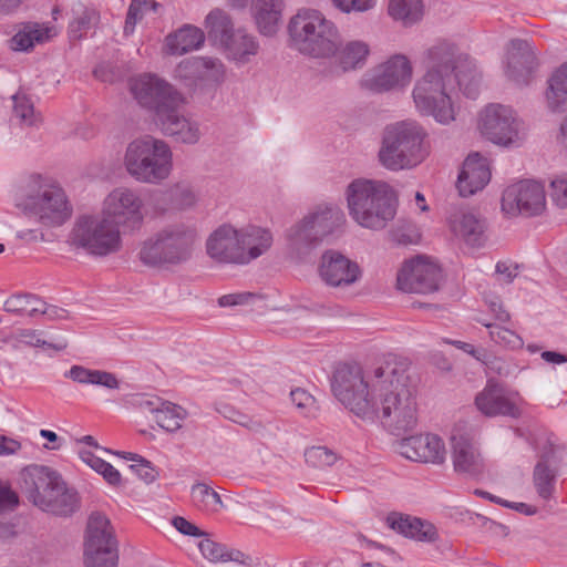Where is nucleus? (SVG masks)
I'll list each match as a JSON object with an SVG mask.
<instances>
[{"label":"nucleus","mask_w":567,"mask_h":567,"mask_svg":"<svg viewBox=\"0 0 567 567\" xmlns=\"http://www.w3.org/2000/svg\"><path fill=\"white\" fill-rule=\"evenodd\" d=\"M408 368V361L395 355L365 373L359 365L343 364L333 373L332 392L360 419L380 421L390 433L400 436L417 424L416 392L410 384Z\"/></svg>","instance_id":"f257e3e1"},{"label":"nucleus","mask_w":567,"mask_h":567,"mask_svg":"<svg viewBox=\"0 0 567 567\" xmlns=\"http://www.w3.org/2000/svg\"><path fill=\"white\" fill-rule=\"evenodd\" d=\"M456 85L470 99H476L480 74L466 53L450 42L442 41L427 51L426 72L413 89V101L423 115L433 116L441 124L455 120L451 93Z\"/></svg>","instance_id":"f03ea898"},{"label":"nucleus","mask_w":567,"mask_h":567,"mask_svg":"<svg viewBox=\"0 0 567 567\" xmlns=\"http://www.w3.org/2000/svg\"><path fill=\"white\" fill-rule=\"evenodd\" d=\"M350 216L364 228L383 229L396 214V196L383 181L353 179L346 189Z\"/></svg>","instance_id":"7ed1b4c3"},{"label":"nucleus","mask_w":567,"mask_h":567,"mask_svg":"<svg viewBox=\"0 0 567 567\" xmlns=\"http://www.w3.org/2000/svg\"><path fill=\"white\" fill-rule=\"evenodd\" d=\"M198 240L196 227L184 223L166 225L140 244L138 260L150 268H168L187 262Z\"/></svg>","instance_id":"20e7f679"},{"label":"nucleus","mask_w":567,"mask_h":567,"mask_svg":"<svg viewBox=\"0 0 567 567\" xmlns=\"http://www.w3.org/2000/svg\"><path fill=\"white\" fill-rule=\"evenodd\" d=\"M424 137V130L414 121L388 125L378 154L381 165L393 172L415 167L426 157Z\"/></svg>","instance_id":"39448f33"},{"label":"nucleus","mask_w":567,"mask_h":567,"mask_svg":"<svg viewBox=\"0 0 567 567\" xmlns=\"http://www.w3.org/2000/svg\"><path fill=\"white\" fill-rule=\"evenodd\" d=\"M291 45L313 58H329L337 52L339 31L336 24L312 9H303L288 24Z\"/></svg>","instance_id":"423d86ee"},{"label":"nucleus","mask_w":567,"mask_h":567,"mask_svg":"<svg viewBox=\"0 0 567 567\" xmlns=\"http://www.w3.org/2000/svg\"><path fill=\"white\" fill-rule=\"evenodd\" d=\"M124 164L127 173L137 182L159 184L172 172V151L164 141L145 135L128 144Z\"/></svg>","instance_id":"0eeeda50"},{"label":"nucleus","mask_w":567,"mask_h":567,"mask_svg":"<svg viewBox=\"0 0 567 567\" xmlns=\"http://www.w3.org/2000/svg\"><path fill=\"white\" fill-rule=\"evenodd\" d=\"M70 243L96 257L115 254L122 248L120 229L103 214L81 216L71 231Z\"/></svg>","instance_id":"6e6552de"},{"label":"nucleus","mask_w":567,"mask_h":567,"mask_svg":"<svg viewBox=\"0 0 567 567\" xmlns=\"http://www.w3.org/2000/svg\"><path fill=\"white\" fill-rule=\"evenodd\" d=\"M27 207L47 226H60L71 216L64 190L51 178L32 175Z\"/></svg>","instance_id":"1a4fd4ad"},{"label":"nucleus","mask_w":567,"mask_h":567,"mask_svg":"<svg viewBox=\"0 0 567 567\" xmlns=\"http://www.w3.org/2000/svg\"><path fill=\"white\" fill-rule=\"evenodd\" d=\"M344 221V213L337 205H319L288 230L287 238L292 249L302 252L332 234Z\"/></svg>","instance_id":"9d476101"},{"label":"nucleus","mask_w":567,"mask_h":567,"mask_svg":"<svg viewBox=\"0 0 567 567\" xmlns=\"http://www.w3.org/2000/svg\"><path fill=\"white\" fill-rule=\"evenodd\" d=\"M117 540L110 519L93 512L87 520L84 540L85 567H117Z\"/></svg>","instance_id":"9b49d317"},{"label":"nucleus","mask_w":567,"mask_h":567,"mask_svg":"<svg viewBox=\"0 0 567 567\" xmlns=\"http://www.w3.org/2000/svg\"><path fill=\"white\" fill-rule=\"evenodd\" d=\"M547 207L546 190L542 182L522 179L508 185L502 195V212L515 217L542 215Z\"/></svg>","instance_id":"f8f14e48"},{"label":"nucleus","mask_w":567,"mask_h":567,"mask_svg":"<svg viewBox=\"0 0 567 567\" xmlns=\"http://www.w3.org/2000/svg\"><path fill=\"white\" fill-rule=\"evenodd\" d=\"M143 200L140 194L127 187L113 189L104 200L102 214L112 219V223L124 229L136 230L141 227L143 214Z\"/></svg>","instance_id":"ddd939ff"},{"label":"nucleus","mask_w":567,"mask_h":567,"mask_svg":"<svg viewBox=\"0 0 567 567\" xmlns=\"http://www.w3.org/2000/svg\"><path fill=\"white\" fill-rule=\"evenodd\" d=\"M441 268L422 257L405 261L396 276V287L408 293H432L440 289Z\"/></svg>","instance_id":"4468645a"},{"label":"nucleus","mask_w":567,"mask_h":567,"mask_svg":"<svg viewBox=\"0 0 567 567\" xmlns=\"http://www.w3.org/2000/svg\"><path fill=\"white\" fill-rule=\"evenodd\" d=\"M131 92L138 104L154 111L168 105H182V95L166 81L154 74H143L131 81Z\"/></svg>","instance_id":"2eb2a0df"},{"label":"nucleus","mask_w":567,"mask_h":567,"mask_svg":"<svg viewBox=\"0 0 567 567\" xmlns=\"http://www.w3.org/2000/svg\"><path fill=\"white\" fill-rule=\"evenodd\" d=\"M451 447L453 467L456 473L475 477L484 472V458L472 430L465 423H457L452 430Z\"/></svg>","instance_id":"dca6fc26"},{"label":"nucleus","mask_w":567,"mask_h":567,"mask_svg":"<svg viewBox=\"0 0 567 567\" xmlns=\"http://www.w3.org/2000/svg\"><path fill=\"white\" fill-rule=\"evenodd\" d=\"M62 476L53 468L44 465H29L20 473V488L25 497L40 508L47 497L52 495V491Z\"/></svg>","instance_id":"f3484780"},{"label":"nucleus","mask_w":567,"mask_h":567,"mask_svg":"<svg viewBox=\"0 0 567 567\" xmlns=\"http://www.w3.org/2000/svg\"><path fill=\"white\" fill-rule=\"evenodd\" d=\"M411 76L410 61L404 55H394L367 76L362 84L372 92L382 93L406 85Z\"/></svg>","instance_id":"a211bd4d"},{"label":"nucleus","mask_w":567,"mask_h":567,"mask_svg":"<svg viewBox=\"0 0 567 567\" xmlns=\"http://www.w3.org/2000/svg\"><path fill=\"white\" fill-rule=\"evenodd\" d=\"M399 453L413 462L443 464L446 449L443 440L436 434H419L403 439L399 443Z\"/></svg>","instance_id":"6ab92c4d"},{"label":"nucleus","mask_w":567,"mask_h":567,"mask_svg":"<svg viewBox=\"0 0 567 567\" xmlns=\"http://www.w3.org/2000/svg\"><path fill=\"white\" fill-rule=\"evenodd\" d=\"M535 450L539 460L533 471V486L542 501L549 502L554 497L557 478L556 468L549 464L555 454V446L544 434L535 441Z\"/></svg>","instance_id":"aec40b11"},{"label":"nucleus","mask_w":567,"mask_h":567,"mask_svg":"<svg viewBox=\"0 0 567 567\" xmlns=\"http://www.w3.org/2000/svg\"><path fill=\"white\" fill-rule=\"evenodd\" d=\"M207 255L220 264L245 265L238 229L224 224L215 229L206 241Z\"/></svg>","instance_id":"412c9836"},{"label":"nucleus","mask_w":567,"mask_h":567,"mask_svg":"<svg viewBox=\"0 0 567 567\" xmlns=\"http://www.w3.org/2000/svg\"><path fill=\"white\" fill-rule=\"evenodd\" d=\"M319 274L328 286L346 287L359 280L361 269L355 261L339 251L327 250L321 256Z\"/></svg>","instance_id":"4be33fe9"},{"label":"nucleus","mask_w":567,"mask_h":567,"mask_svg":"<svg viewBox=\"0 0 567 567\" xmlns=\"http://www.w3.org/2000/svg\"><path fill=\"white\" fill-rule=\"evenodd\" d=\"M537 66L536 54L529 42L525 40L511 41L506 51L505 73L518 85H526Z\"/></svg>","instance_id":"5701e85b"},{"label":"nucleus","mask_w":567,"mask_h":567,"mask_svg":"<svg viewBox=\"0 0 567 567\" xmlns=\"http://www.w3.org/2000/svg\"><path fill=\"white\" fill-rule=\"evenodd\" d=\"M182 105H168L161 109L158 114L154 116L155 124L161 131L174 137L177 142L186 144H195L198 142L200 133L197 124L192 123L181 114Z\"/></svg>","instance_id":"b1692460"},{"label":"nucleus","mask_w":567,"mask_h":567,"mask_svg":"<svg viewBox=\"0 0 567 567\" xmlns=\"http://www.w3.org/2000/svg\"><path fill=\"white\" fill-rule=\"evenodd\" d=\"M489 162L480 153H471L465 158L457 177L456 187L462 197L482 190L491 181Z\"/></svg>","instance_id":"393cba45"},{"label":"nucleus","mask_w":567,"mask_h":567,"mask_svg":"<svg viewBox=\"0 0 567 567\" xmlns=\"http://www.w3.org/2000/svg\"><path fill=\"white\" fill-rule=\"evenodd\" d=\"M238 235L245 265L266 254L274 241L269 229L256 225H248L238 229Z\"/></svg>","instance_id":"a878e982"},{"label":"nucleus","mask_w":567,"mask_h":567,"mask_svg":"<svg viewBox=\"0 0 567 567\" xmlns=\"http://www.w3.org/2000/svg\"><path fill=\"white\" fill-rule=\"evenodd\" d=\"M179 78L220 82L224 79V64L213 58H190L182 61L176 70Z\"/></svg>","instance_id":"bb28decb"},{"label":"nucleus","mask_w":567,"mask_h":567,"mask_svg":"<svg viewBox=\"0 0 567 567\" xmlns=\"http://www.w3.org/2000/svg\"><path fill=\"white\" fill-rule=\"evenodd\" d=\"M389 526L405 537L419 542H434L437 538V532L433 524L416 517L404 515H390L386 518Z\"/></svg>","instance_id":"cd10ccee"},{"label":"nucleus","mask_w":567,"mask_h":567,"mask_svg":"<svg viewBox=\"0 0 567 567\" xmlns=\"http://www.w3.org/2000/svg\"><path fill=\"white\" fill-rule=\"evenodd\" d=\"M449 223L452 233L462 238L466 245L480 247L485 243L484 223L473 214L455 213L450 217Z\"/></svg>","instance_id":"c85d7f7f"},{"label":"nucleus","mask_w":567,"mask_h":567,"mask_svg":"<svg viewBox=\"0 0 567 567\" xmlns=\"http://www.w3.org/2000/svg\"><path fill=\"white\" fill-rule=\"evenodd\" d=\"M282 9V0H252V16L261 34L271 37L277 33Z\"/></svg>","instance_id":"c756f323"},{"label":"nucleus","mask_w":567,"mask_h":567,"mask_svg":"<svg viewBox=\"0 0 567 567\" xmlns=\"http://www.w3.org/2000/svg\"><path fill=\"white\" fill-rule=\"evenodd\" d=\"M80 507V497L75 489L69 488L61 478L53 488L52 495L47 497L40 509L56 516H70Z\"/></svg>","instance_id":"7c9ffc66"},{"label":"nucleus","mask_w":567,"mask_h":567,"mask_svg":"<svg viewBox=\"0 0 567 567\" xmlns=\"http://www.w3.org/2000/svg\"><path fill=\"white\" fill-rule=\"evenodd\" d=\"M524 137L523 121L511 107L498 105V146L518 147Z\"/></svg>","instance_id":"2f4dec72"},{"label":"nucleus","mask_w":567,"mask_h":567,"mask_svg":"<svg viewBox=\"0 0 567 567\" xmlns=\"http://www.w3.org/2000/svg\"><path fill=\"white\" fill-rule=\"evenodd\" d=\"M204 41L205 34L202 29L185 24L166 37L165 45L169 54L182 55L200 48Z\"/></svg>","instance_id":"473e14b6"},{"label":"nucleus","mask_w":567,"mask_h":567,"mask_svg":"<svg viewBox=\"0 0 567 567\" xmlns=\"http://www.w3.org/2000/svg\"><path fill=\"white\" fill-rule=\"evenodd\" d=\"M64 377L85 385H100L110 390L120 388L117 377L104 370H93L83 365L74 364L64 373Z\"/></svg>","instance_id":"72a5a7b5"},{"label":"nucleus","mask_w":567,"mask_h":567,"mask_svg":"<svg viewBox=\"0 0 567 567\" xmlns=\"http://www.w3.org/2000/svg\"><path fill=\"white\" fill-rule=\"evenodd\" d=\"M370 53L369 44L361 40H352L343 45L338 43L337 52L333 54L337 56L339 66L343 72L361 69Z\"/></svg>","instance_id":"f704fd0d"},{"label":"nucleus","mask_w":567,"mask_h":567,"mask_svg":"<svg viewBox=\"0 0 567 567\" xmlns=\"http://www.w3.org/2000/svg\"><path fill=\"white\" fill-rule=\"evenodd\" d=\"M546 103L549 111L554 113L567 111V62L557 69L548 80Z\"/></svg>","instance_id":"c9c22d12"},{"label":"nucleus","mask_w":567,"mask_h":567,"mask_svg":"<svg viewBox=\"0 0 567 567\" xmlns=\"http://www.w3.org/2000/svg\"><path fill=\"white\" fill-rule=\"evenodd\" d=\"M223 48L229 59L238 63H247L250 56L258 53L259 44L255 37L248 34L243 29H238Z\"/></svg>","instance_id":"e433bc0d"},{"label":"nucleus","mask_w":567,"mask_h":567,"mask_svg":"<svg viewBox=\"0 0 567 567\" xmlns=\"http://www.w3.org/2000/svg\"><path fill=\"white\" fill-rule=\"evenodd\" d=\"M208 39L224 47L234 37L236 30L230 17L220 9L212 10L206 19Z\"/></svg>","instance_id":"4c0bfd02"},{"label":"nucleus","mask_w":567,"mask_h":567,"mask_svg":"<svg viewBox=\"0 0 567 567\" xmlns=\"http://www.w3.org/2000/svg\"><path fill=\"white\" fill-rule=\"evenodd\" d=\"M388 12L404 27H411L423 18L424 6L422 0H390Z\"/></svg>","instance_id":"58836bf2"},{"label":"nucleus","mask_w":567,"mask_h":567,"mask_svg":"<svg viewBox=\"0 0 567 567\" xmlns=\"http://www.w3.org/2000/svg\"><path fill=\"white\" fill-rule=\"evenodd\" d=\"M158 202L169 204V208L184 210L194 206L196 195L189 186L176 184L166 192H159Z\"/></svg>","instance_id":"ea45409f"},{"label":"nucleus","mask_w":567,"mask_h":567,"mask_svg":"<svg viewBox=\"0 0 567 567\" xmlns=\"http://www.w3.org/2000/svg\"><path fill=\"white\" fill-rule=\"evenodd\" d=\"M44 302L34 295H13L8 298L3 303V309L7 312L33 317L40 313L41 307Z\"/></svg>","instance_id":"a19ab883"},{"label":"nucleus","mask_w":567,"mask_h":567,"mask_svg":"<svg viewBox=\"0 0 567 567\" xmlns=\"http://www.w3.org/2000/svg\"><path fill=\"white\" fill-rule=\"evenodd\" d=\"M192 499L194 505L204 512H217L223 507L220 495L204 483L192 486Z\"/></svg>","instance_id":"79ce46f5"},{"label":"nucleus","mask_w":567,"mask_h":567,"mask_svg":"<svg viewBox=\"0 0 567 567\" xmlns=\"http://www.w3.org/2000/svg\"><path fill=\"white\" fill-rule=\"evenodd\" d=\"M203 556L210 561H241L244 554L236 549H227L223 544L216 543L210 538H204L198 544Z\"/></svg>","instance_id":"37998d69"},{"label":"nucleus","mask_w":567,"mask_h":567,"mask_svg":"<svg viewBox=\"0 0 567 567\" xmlns=\"http://www.w3.org/2000/svg\"><path fill=\"white\" fill-rule=\"evenodd\" d=\"M186 415L185 410L171 402L161 403V410L156 411V423L167 432H175L182 427Z\"/></svg>","instance_id":"c03bdc74"},{"label":"nucleus","mask_w":567,"mask_h":567,"mask_svg":"<svg viewBox=\"0 0 567 567\" xmlns=\"http://www.w3.org/2000/svg\"><path fill=\"white\" fill-rule=\"evenodd\" d=\"M525 410L526 402L517 391L498 388V415L518 419Z\"/></svg>","instance_id":"a18cd8bd"},{"label":"nucleus","mask_w":567,"mask_h":567,"mask_svg":"<svg viewBox=\"0 0 567 567\" xmlns=\"http://www.w3.org/2000/svg\"><path fill=\"white\" fill-rule=\"evenodd\" d=\"M80 458L92 470L103 476V478L113 486H118L122 481L120 472L110 463L93 454L91 451L82 450L79 452Z\"/></svg>","instance_id":"49530a36"},{"label":"nucleus","mask_w":567,"mask_h":567,"mask_svg":"<svg viewBox=\"0 0 567 567\" xmlns=\"http://www.w3.org/2000/svg\"><path fill=\"white\" fill-rule=\"evenodd\" d=\"M13 116L24 126H35L41 122L40 114L34 111L31 100L22 93L12 96Z\"/></svg>","instance_id":"de8ad7c7"},{"label":"nucleus","mask_w":567,"mask_h":567,"mask_svg":"<svg viewBox=\"0 0 567 567\" xmlns=\"http://www.w3.org/2000/svg\"><path fill=\"white\" fill-rule=\"evenodd\" d=\"M100 14L95 9L84 8L79 17L69 24V37L72 40L82 39L87 31L99 22Z\"/></svg>","instance_id":"09e8293b"},{"label":"nucleus","mask_w":567,"mask_h":567,"mask_svg":"<svg viewBox=\"0 0 567 567\" xmlns=\"http://www.w3.org/2000/svg\"><path fill=\"white\" fill-rule=\"evenodd\" d=\"M290 398L293 405L302 416L309 419L318 416L320 408L316 398L308 391L297 388L290 392Z\"/></svg>","instance_id":"8fccbe9b"},{"label":"nucleus","mask_w":567,"mask_h":567,"mask_svg":"<svg viewBox=\"0 0 567 567\" xmlns=\"http://www.w3.org/2000/svg\"><path fill=\"white\" fill-rule=\"evenodd\" d=\"M477 130L487 141L496 143V104L489 103L478 113Z\"/></svg>","instance_id":"3c124183"},{"label":"nucleus","mask_w":567,"mask_h":567,"mask_svg":"<svg viewBox=\"0 0 567 567\" xmlns=\"http://www.w3.org/2000/svg\"><path fill=\"white\" fill-rule=\"evenodd\" d=\"M475 405L486 416L496 415V382L487 381L486 386L475 398Z\"/></svg>","instance_id":"603ef678"},{"label":"nucleus","mask_w":567,"mask_h":567,"mask_svg":"<svg viewBox=\"0 0 567 567\" xmlns=\"http://www.w3.org/2000/svg\"><path fill=\"white\" fill-rule=\"evenodd\" d=\"M11 340L16 341L18 343H24V344H28V346H31V347H44V346H48V347H52L56 351H62L68 346L65 341L60 342L58 344H50L47 341L40 339L37 330H32V329H20L14 334L8 337L3 341L4 342H9Z\"/></svg>","instance_id":"864d4df0"},{"label":"nucleus","mask_w":567,"mask_h":567,"mask_svg":"<svg viewBox=\"0 0 567 567\" xmlns=\"http://www.w3.org/2000/svg\"><path fill=\"white\" fill-rule=\"evenodd\" d=\"M337 458V454L326 446H311L305 451L306 462L313 467L332 466Z\"/></svg>","instance_id":"5fc2aeb1"},{"label":"nucleus","mask_w":567,"mask_h":567,"mask_svg":"<svg viewBox=\"0 0 567 567\" xmlns=\"http://www.w3.org/2000/svg\"><path fill=\"white\" fill-rule=\"evenodd\" d=\"M268 526L272 529H286L292 524L291 514L279 505H271L265 513Z\"/></svg>","instance_id":"6e6d98bb"},{"label":"nucleus","mask_w":567,"mask_h":567,"mask_svg":"<svg viewBox=\"0 0 567 567\" xmlns=\"http://www.w3.org/2000/svg\"><path fill=\"white\" fill-rule=\"evenodd\" d=\"M135 461L136 463L131 465L130 468L136 473V475L144 481L146 484L153 483L158 477V471L152 465V463L144 457L128 453L126 457Z\"/></svg>","instance_id":"4d7b16f0"},{"label":"nucleus","mask_w":567,"mask_h":567,"mask_svg":"<svg viewBox=\"0 0 567 567\" xmlns=\"http://www.w3.org/2000/svg\"><path fill=\"white\" fill-rule=\"evenodd\" d=\"M148 0H131V4L127 10L124 34L130 35L134 32L135 25L144 17L147 11Z\"/></svg>","instance_id":"13d9d810"},{"label":"nucleus","mask_w":567,"mask_h":567,"mask_svg":"<svg viewBox=\"0 0 567 567\" xmlns=\"http://www.w3.org/2000/svg\"><path fill=\"white\" fill-rule=\"evenodd\" d=\"M549 187L553 203L559 208H567V173L556 175Z\"/></svg>","instance_id":"bf43d9fd"},{"label":"nucleus","mask_w":567,"mask_h":567,"mask_svg":"<svg viewBox=\"0 0 567 567\" xmlns=\"http://www.w3.org/2000/svg\"><path fill=\"white\" fill-rule=\"evenodd\" d=\"M333 4L346 13L365 12L374 8L375 0H332Z\"/></svg>","instance_id":"052dcab7"},{"label":"nucleus","mask_w":567,"mask_h":567,"mask_svg":"<svg viewBox=\"0 0 567 567\" xmlns=\"http://www.w3.org/2000/svg\"><path fill=\"white\" fill-rule=\"evenodd\" d=\"M18 505V494L9 485L0 482V515L13 511Z\"/></svg>","instance_id":"680f3d73"},{"label":"nucleus","mask_w":567,"mask_h":567,"mask_svg":"<svg viewBox=\"0 0 567 567\" xmlns=\"http://www.w3.org/2000/svg\"><path fill=\"white\" fill-rule=\"evenodd\" d=\"M498 346L508 349H519L523 347V339L512 327H498Z\"/></svg>","instance_id":"e2e57ef3"},{"label":"nucleus","mask_w":567,"mask_h":567,"mask_svg":"<svg viewBox=\"0 0 567 567\" xmlns=\"http://www.w3.org/2000/svg\"><path fill=\"white\" fill-rule=\"evenodd\" d=\"M518 274V264L511 260L498 261V286L509 285Z\"/></svg>","instance_id":"0e129e2a"},{"label":"nucleus","mask_w":567,"mask_h":567,"mask_svg":"<svg viewBox=\"0 0 567 567\" xmlns=\"http://www.w3.org/2000/svg\"><path fill=\"white\" fill-rule=\"evenodd\" d=\"M172 524L179 533L187 536L202 537L206 535L196 525L182 516H175L172 520Z\"/></svg>","instance_id":"69168bd1"},{"label":"nucleus","mask_w":567,"mask_h":567,"mask_svg":"<svg viewBox=\"0 0 567 567\" xmlns=\"http://www.w3.org/2000/svg\"><path fill=\"white\" fill-rule=\"evenodd\" d=\"M33 45L32 35H30V31L27 30L25 27L11 39L12 49L18 51H28L32 49Z\"/></svg>","instance_id":"338daca9"},{"label":"nucleus","mask_w":567,"mask_h":567,"mask_svg":"<svg viewBox=\"0 0 567 567\" xmlns=\"http://www.w3.org/2000/svg\"><path fill=\"white\" fill-rule=\"evenodd\" d=\"M218 412L223 414L224 417L233 421L234 423L240 424L243 426H248L250 423L249 416L246 414H243L241 412L237 411L234 406L228 404H223L218 409Z\"/></svg>","instance_id":"774afa93"}]
</instances>
